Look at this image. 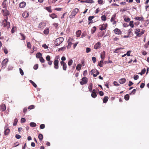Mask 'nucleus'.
<instances>
[{
    "mask_svg": "<svg viewBox=\"0 0 149 149\" xmlns=\"http://www.w3.org/2000/svg\"><path fill=\"white\" fill-rule=\"evenodd\" d=\"M15 29L16 27H15L13 26L11 30V32L12 33H13L15 32Z\"/></svg>",
    "mask_w": 149,
    "mask_h": 149,
    "instance_id": "obj_60",
    "label": "nucleus"
},
{
    "mask_svg": "<svg viewBox=\"0 0 149 149\" xmlns=\"http://www.w3.org/2000/svg\"><path fill=\"white\" fill-rule=\"evenodd\" d=\"M38 67V64H36L33 67V68L34 69L36 70H37Z\"/></svg>",
    "mask_w": 149,
    "mask_h": 149,
    "instance_id": "obj_58",
    "label": "nucleus"
},
{
    "mask_svg": "<svg viewBox=\"0 0 149 149\" xmlns=\"http://www.w3.org/2000/svg\"><path fill=\"white\" fill-rule=\"evenodd\" d=\"M101 43L100 42H98L95 43L94 45V48L96 49H99L101 47Z\"/></svg>",
    "mask_w": 149,
    "mask_h": 149,
    "instance_id": "obj_8",
    "label": "nucleus"
},
{
    "mask_svg": "<svg viewBox=\"0 0 149 149\" xmlns=\"http://www.w3.org/2000/svg\"><path fill=\"white\" fill-rule=\"evenodd\" d=\"M116 14H115L112 15L110 20V21L111 22H112L113 21L115 20V19H116Z\"/></svg>",
    "mask_w": 149,
    "mask_h": 149,
    "instance_id": "obj_23",
    "label": "nucleus"
},
{
    "mask_svg": "<svg viewBox=\"0 0 149 149\" xmlns=\"http://www.w3.org/2000/svg\"><path fill=\"white\" fill-rule=\"evenodd\" d=\"M32 84L33 86L35 88H36L37 86L36 84L33 81L31 80L29 81Z\"/></svg>",
    "mask_w": 149,
    "mask_h": 149,
    "instance_id": "obj_35",
    "label": "nucleus"
},
{
    "mask_svg": "<svg viewBox=\"0 0 149 149\" xmlns=\"http://www.w3.org/2000/svg\"><path fill=\"white\" fill-rule=\"evenodd\" d=\"M17 122H18V120H17V118H15L14 119V123H13V125L14 126L16 125H17Z\"/></svg>",
    "mask_w": 149,
    "mask_h": 149,
    "instance_id": "obj_38",
    "label": "nucleus"
},
{
    "mask_svg": "<svg viewBox=\"0 0 149 149\" xmlns=\"http://www.w3.org/2000/svg\"><path fill=\"white\" fill-rule=\"evenodd\" d=\"M96 30V28L95 26H93L91 29V33L93 34L95 33Z\"/></svg>",
    "mask_w": 149,
    "mask_h": 149,
    "instance_id": "obj_29",
    "label": "nucleus"
},
{
    "mask_svg": "<svg viewBox=\"0 0 149 149\" xmlns=\"http://www.w3.org/2000/svg\"><path fill=\"white\" fill-rule=\"evenodd\" d=\"M102 20L103 21H105L106 20V17L104 15H103L101 17Z\"/></svg>",
    "mask_w": 149,
    "mask_h": 149,
    "instance_id": "obj_43",
    "label": "nucleus"
},
{
    "mask_svg": "<svg viewBox=\"0 0 149 149\" xmlns=\"http://www.w3.org/2000/svg\"><path fill=\"white\" fill-rule=\"evenodd\" d=\"M133 23H134V22H133V21H131L130 22L129 25L132 28H133L134 26Z\"/></svg>",
    "mask_w": 149,
    "mask_h": 149,
    "instance_id": "obj_40",
    "label": "nucleus"
},
{
    "mask_svg": "<svg viewBox=\"0 0 149 149\" xmlns=\"http://www.w3.org/2000/svg\"><path fill=\"white\" fill-rule=\"evenodd\" d=\"M10 132V130L8 128H7L4 131V134L5 135H8Z\"/></svg>",
    "mask_w": 149,
    "mask_h": 149,
    "instance_id": "obj_19",
    "label": "nucleus"
},
{
    "mask_svg": "<svg viewBox=\"0 0 149 149\" xmlns=\"http://www.w3.org/2000/svg\"><path fill=\"white\" fill-rule=\"evenodd\" d=\"M135 19L136 20L142 21H143V18L142 17H137L135 18Z\"/></svg>",
    "mask_w": 149,
    "mask_h": 149,
    "instance_id": "obj_18",
    "label": "nucleus"
},
{
    "mask_svg": "<svg viewBox=\"0 0 149 149\" xmlns=\"http://www.w3.org/2000/svg\"><path fill=\"white\" fill-rule=\"evenodd\" d=\"M92 60L93 61V62L94 63H95L96 62V58L95 57H93L92 58Z\"/></svg>",
    "mask_w": 149,
    "mask_h": 149,
    "instance_id": "obj_56",
    "label": "nucleus"
},
{
    "mask_svg": "<svg viewBox=\"0 0 149 149\" xmlns=\"http://www.w3.org/2000/svg\"><path fill=\"white\" fill-rule=\"evenodd\" d=\"M124 98L126 100H128L129 99V95L128 94L126 95L124 97Z\"/></svg>",
    "mask_w": 149,
    "mask_h": 149,
    "instance_id": "obj_39",
    "label": "nucleus"
},
{
    "mask_svg": "<svg viewBox=\"0 0 149 149\" xmlns=\"http://www.w3.org/2000/svg\"><path fill=\"white\" fill-rule=\"evenodd\" d=\"M20 35L22 37V40H24L26 38V37L22 33H20Z\"/></svg>",
    "mask_w": 149,
    "mask_h": 149,
    "instance_id": "obj_45",
    "label": "nucleus"
},
{
    "mask_svg": "<svg viewBox=\"0 0 149 149\" xmlns=\"http://www.w3.org/2000/svg\"><path fill=\"white\" fill-rule=\"evenodd\" d=\"M81 34V31L80 30H79L76 32V34L77 37H79L80 36Z\"/></svg>",
    "mask_w": 149,
    "mask_h": 149,
    "instance_id": "obj_27",
    "label": "nucleus"
},
{
    "mask_svg": "<svg viewBox=\"0 0 149 149\" xmlns=\"http://www.w3.org/2000/svg\"><path fill=\"white\" fill-rule=\"evenodd\" d=\"M92 97L95 98L97 97V94L96 93H92L91 94Z\"/></svg>",
    "mask_w": 149,
    "mask_h": 149,
    "instance_id": "obj_37",
    "label": "nucleus"
},
{
    "mask_svg": "<svg viewBox=\"0 0 149 149\" xmlns=\"http://www.w3.org/2000/svg\"><path fill=\"white\" fill-rule=\"evenodd\" d=\"M109 98L107 96H105L104 97L103 100V102L104 103H106L108 100Z\"/></svg>",
    "mask_w": 149,
    "mask_h": 149,
    "instance_id": "obj_32",
    "label": "nucleus"
},
{
    "mask_svg": "<svg viewBox=\"0 0 149 149\" xmlns=\"http://www.w3.org/2000/svg\"><path fill=\"white\" fill-rule=\"evenodd\" d=\"M97 70H96L93 69L91 71V74H93V73L96 72Z\"/></svg>",
    "mask_w": 149,
    "mask_h": 149,
    "instance_id": "obj_55",
    "label": "nucleus"
},
{
    "mask_svg": "<svg viewBox=\"0 0 149 149\" xmlns=\"http://www.w3.org/2000/svg\"><path fill=\"white\" fill-rule=\"evenodd\" d=\"M15 137L17 139H20L21 137L20 135L17 134H16Z\"/></svg>",
    "mask_w": 149,
    "mask_h": 149,
    "instance_id": "obj_59",
    "label": "nucleus"
},
{
    "mask_svg": "<svg viewBox=\"0 0 149 149\" xmlns=\"http://www.w3.org/2000/svg\"><path fill=\"white\" fill-rule=\"evenodd\" d=\"M39 59V60L42 63H44L45 62V60L42 57L41 58H40Z\"/></svg>",
    "mask_w": 149,
    "mask_h": 149,
    "instance_id": "obj_44",
    "label": "nucleus"
},
{
    "mask_svg": "<svg viewBox=\"0 0 149 149\" xmlns=\"http://www.w3.org/2000/svg\"><path fill=\"white\" fill-rule=\"evenodd\" d=\"M34 105H31L28 107V109H34Z\"/></svg>",
    "mask_w": 149,
    "mask_h": 149,
    "instance_id": "obj_51",
    "label": "nucleus"
},
{
    "mask_svg": "<svg viewBox=\"0 0 149 149\" xmlns=\"http://www.w3.org/2000/svg\"><path fill=\"white\" fill-rule=\"evenodd\" d=\"M126 81V79L124 78H122L119 80V83L121 84H123Z\"/></svg>",
    "mask_w": 149,
    "mask_h": 149,
    "instance_id": "obj_17",
    "label": "nucleus"
},
{
    "mask_svg": "<svg viewBox=\"0 0 149 149\" xmlns=\"http://www.w3.org/2000/svg\"><path fill=\"white\" fill-rule=\"evenodd\" d=\"M46 59L47 61L50 60V57L49 55H47L46 57Z\"/></svg>",
    "mask_w": 149,
    "mask_h": 149,
    "instance_id": "obj_64",
    "label": "nucleus"
},
{
    "mask_svg": "<svg viewBox=\"0 0 149 149\" xmlns=\"http://www.w3.org/2000/svg\"><path fill=\"white\" fill-rule=\"evenodd\" d=\"M114 31L115 34L118 35H120L122 34L121 31L120 30V29H118V28H116L114 30Z\"/></svg>",
    "mask_w": 149,
    "mask_h": 149,
    "instance_id": "obj_11",
    "label": "nucleus"
},
{
    "mask_svg": "<svg viewBox=\"0 0 149 149\" xmlns=\"http://www.w3.org/2000/svg\"><path fill=\"white\" fill-rule=\"evenodd\" d=\"M19 70L20 73L21 74L22 76L23 75L24 73V72H23V70L21 68H20Z\"/></svg>",
    "mask_w": 149,
    "mask_h": 149,
    "instance_id": "obj_53",
    "label": "nucleus"
},
{
    "mask_svg": "<svg viewBox=\"0 0 149 149\" xmlns=\"http://www.w3.org/2000/svg\"><path fill=\"white\" fill-rule=\"evenodd\" d=\"M136 89H134L133 90V91H132V92L130 93V95H131L132 94L134 95V94L136 92Z\"/></svg>",
    "mask_w": 149,
    "mask_h": 149,
    "instance_id": "obj_47",
    "label": "nucleus"
},
{
    "mask_svg": "<svg viewBox=\"0 0 149 149\" xmlns=\"http://www.w3.org/2000/svg\"><path fill=\"white\" fill-rule=\"evenodd\" d=\"M49 28H46L45 29L44 31V33L46 35H47L49 33Z\"/></svg>",
    "mask_w": 149,
    "mask_h": 149,
    "instance_id": "obj_20",
    "label": "nucleus"
},
{
    "mask_svg": "<svg viewBox=\"0 0 149 149\" xmlns=\"http://www.w3.org/2000/svg\"><path fill=\"white\" fill-rule=\"evenodd\" d=\"M30 126L32 127H34L36 126V124L34 122H31L30 123Z\"/></svg>",
    "mask_w": 149,
    "mask_h": 149,
    "instance_id": "obj_33",
    "label": "nucleus"
},
{
    "mask_svg": "<svg viewBox=\"0 0 149 149\" xmlns=\"http://www.w3.org/2000/svg\"><path fill=\"white\" fill-rule=\"evenodd\" d=\"M27 46L29 49H31V45L30 42H28L27 43Z\"/></svg>",
    "mask_w": 149,
    "mask_h": 149,
    "instance_id": "obj_36",
    "label": "nucleus"
},
{
    "mask_svg": "<svg viewBox=\"0 0 149 149\" xmlns=\"http://www.w3.org/2000/svg\"><path fill=\"white\" fill-rule=\"evenodd\" d=\"M139 77V76L138 75L135 74V75H134V79L135 80H137L138 79V78Z\"/></svg>",
    "mask_w": 149,
    "mask_h": 149,
    "instance_id": "obj_61",
    "label": "nucleus"
},
{
    "mask_svg": "<svg viewBox=\"0 0 149 149\" xmlns=\"http://www.w3.org/2000/svg\"><path fill=\"white\" fill-rule=\"evenodd\" d=\"M75 10H74L72 12L71 14L69 16V17L70 18H72L74 17L77 12L78 11V10H77V11Z\"/></svg>",
    "mask_w": 149,
    "mask_h": 149,
    "instance_id": "obj_9",
    "label": "nucleus"
},
{
    "mask_svg": "<svg viewBox=\"0 0 149 149\" xmlns=\"http://www.w3.org/2000/svg\"><path fill=\"white\" fill-rule=\"evenodd\" d=\"M38 137L40 141H41L43 139V136L42 134H40L38 135Z\"/></svg>",
    "mask_w": 149,
    "mask_h": 149,
    "instance_id": "obj_25",
    "label": "nucleus"
},
{
    "mask_svg": "<svg viewBox=\"0 0 149 149\" xmlns=\"http://www.w3.org/2000/svg\"><path fill=\"white\" fill-rule=\"evenodd\" d=\"M81 64H79L77 65L76 69L77 70H81Z\"/></svg>",
    "mask_w": 149,
    "mask_h": 149,
    "instance_id": "obj_24",
    "label": "nucleus"
},
{
    "mask_svg": "<svg viewBox=\"0 0 149 149\" xmlns=\"http://www.w3.org/2000/svg\"><path fill=\"white\" fill-rule=\"evenodd\" d=\"M124 49L123 48H117L114 51V52L115 53H118L119 52V50Z\"/></svg>",
    "mask_w": 149,
    "mask_h": 149,
    "instance_id": "obj_21",
    "label": "nucleus"
},
{
    "mask_svg": "<svg viewBox=\"0 0 149 149\" xmlns=\"http://www.w3.org/2000/svg\"><path fill=\"white\" fill-rule=\"evenodd\" d=\"M96 73L95 74H93V76L94 77H97V76L99 74V72L97 70L96 71Z\"/></svg>",
    "mask_w": 149,
    "mask_h": 149,
    "instance_id": "obj_57",
    "label": "nucleus"
},
{
    "mask_svg": "<svg viewBox=\"0 0 149 149\" xmlns=\"http://www.w3.org/2000/svg\"><path fill=\"white\" fill-rule=\"evenodd\" d=\"M8 62V60L7 58H5L1 62L2 67L1 68L2 69H4L6 66L7 63Z\"/></svg>",
    "mask_w": 149,
    "mask_h": 149,
    "instance_id": "obj_5",
    "label": "nucleus"
},
{
    "mask_svg": "<svg viewBox=\"0 0 149 149\" xmlns=\"http://www.w3.org/2000/svg\"><path fill=\"white\" fill-rule=\"evenodd\" d=\"M124 20L127 22H128L130 21V19L129 17H126L124 19Z\"/></svg>",
    "mask_w": 149,
    "mask_h": 149,
    "instance_id": "obj_46",
    "label": "nucleus"
},
{
    "mask_svg": "<svg viewBox=\"0 0 149 149\" xmlns=\"http://www.w3.org/2000/svg\"><path fill=\"white\" fill-rule=\"evenodd\" d=\"M95 17L94 16H89L88 18V21H91L92 19H93Z\"/></svg>",
    "mask_w": 149,
    "mask_h": 149,
    "instance_id": "obj_49",
    "label": "nucleus"
},
{
    "mask_svg": "<svg viewBox=\"0 0 149 149\" xmlns=\"http://www.w3.org/2000/svg\"><path fill=\"white\" fill-rule=\"evenodd\" d=\"M93 2V1L92 0H86L84 1H81V3H92Z\"/></svg>",
    "mask_w": 149,
    "mask_h": 149,
    "instance_id": "obj_28",
    "label": "nucleus"
},
{
    "mask_svg": "<svg viewBox=\"0 0 149 149\" xmlns=\"http://www.w3.org/2000/svg\"><path fill=\"white\" fill-rule=\"evenodd\" d=\"M59 58V56H56L54 62V68L56 69H58L59 68V61L58 60V59Z\"/></svg>",
    "mask_w": 149,
    "mask_h": 149,
    "instance_id": "obj_3",
    "label": "nucleus"
},
{
    "mask_svg": "<svg viewBox=\"0 0 149 149\" xmlns=\"http://www.w3.org/2000/svg\"><path fill=\"white\" fill-rule=\"evenodd\" d=\"M101 27H100V29L101 31L105 30L107 28V24H103L101 25Z\"/></svg>",
    "mask_w": 149,
    "mask_h": 149,
    "instance_id": "obj_13",
    "label": "nucleus"
},
{
    "mask_svg": "<svg viewBox=\"0 0 149 149\" xmlns=\"http://www.w3.org/2000/svg\"><path fill=\"white\" fill-rule=\"evenodd\" d=\"M65 48H66V47H62L59 48V49H58V51L59 52L61 51H63L65 49Z\"/></svg>",
    "mask_w": 149,
    "mask_h": 149,
    "instance_id": "obj_50",
    "label": "nucleus"
},
{
    "mask_svg": "<svg viewBox=\"0 0 149 149\" xmlns=\"http://www.w3.org/2000/svg\"><path fill=\"white\" fill-rule=\"evenodd\" d=\"M61 65L63 66V69L65 71L67 69V65L66 63L64 61H61L60 62Z\"/></svg>",
    "mask_w": 149,
    "mask_h": 149,
    "instance_id": "obj_12",
    "label": "nucleus"
},
{
    "mask_svg": "<svg viewBox=\"0 0 149 149\" xmlns=\"http://www.w3.org/2000/svg\"><path fill=\"white\" fill-rule=\"evenodd\" d=\"M42 47H43L45 49H47L48 48V47L46 45V44H43L42 45Z\"/></svg>",
    "mask_w": 149,
    "mask_h": 149,
    "instance_id": "obj_63",
    "label": "nucleus"
},
{
    "mask_svg": "<svg viewBox=\"0 0 149 149\" xmlns=\"http://www.w3.org/2000/svg\"><path fill=\"white\" fill-rule=\"evenodd\" d=\"M1 12L2 14L4 16L9 15L10 14V13L8 10H1Z\"/></svg>",
    "mask_w": 149,
    "mask_h": 149,
    "instance_id": "obj_10",
    "label": "nucleus"
},
{
    "mask_svg": "<svg viewBox=\"0 0 149 149\" xmlns=\"http://www.w3.org/2000/svg\"><path fill=\"white\" fill-rule=\"evenodd\" d=\"M81 80V81H80V83L81 85L86 84L88 81V79L86 77H83Z\"/></svg>",
    "mask_w": 149,
    "mask_h": 149,
    "instance_id": "obj_7",
    "label": "nucleus"
},
{
    "mask_svg": "<svg viewBox=\"0 0 149 149\" xmlns=\"http://www.w3.org/2000/svg\"><path fill=\"white\" fill-rule=\"evenodd\" d=\"M26 4V3L24 1H23L20 3L19 6L21 8H23L25 6Z\"/></svg>",
    "mask_w": 149,
    "mask_h": 149,
    "instance_id": "obj_16",
    "label": "nucleus"
},
{
    "mask_svg": "<svg viewBox=\"0 0 149 149\" xmlns=\"http://www.w3.org/2000/svg\"><path fill=\"white\" fill-rule=\"evenodd\" d=\"M49 16L53 19L56 17V15L54 13L49 14Z\"/></svg>",
    "mask_w": 149,
    "mask_h": 149,
    "instance_id": "obj_26",
    "label": "nucleus"
},
{
    "mask_svg": "<svg viewBox=\"0 0 149 149\" xmlns=\"http://www.w3.org/2000/svg\"><path fill=\"white\" fill-rule=\"evenodd\" d=\"M26 121V119L24 118H22L21 120V122L22 123H24Z\"/></svg>",
    "mask_w": 149,
    "mask_h": 149,
    "instance_id": "obj_62",
    "label": "nucleus"
},
{
    "mask_svg": "<svg viewBox=\"0 0 149 149\" xmlns=\"http://www.w3.org/2000/svg\"><path fill=\"white\" fill-rule=\"evenodd\" d=\"M6 109V107L5 104H3L1 105V110L2 111H4Z\"/></svg>",
    "mask_w": 149,
    "mask_h": 149,
    "instance_id": "obj_15",
    "label": "nucleus"
},
{
    "mask_svg": "<svg viewBox=\"0 0 149 149\" xmlns=\"http://www.w3.org/2000/svg\"><path fill=\"white\" fill-rule=\"evenodd\" d=\"M64 38L62 37H60L56 39L54 42V44L56 46L59 45L63 41Z\"/></svg>",
    "mask_w": 149,
    "mask_h": 149,
    "instance_id": "obj_2",
    "label": "nucleus"
},
{
    "mask_svg": "<svg viewBox=\"0 0 149 149\" xmlns=\"http://www.w3.org/2000/svg\"><path fill=\"white\" fill-rule=\"evenodd\" d=\"M91 50V48L88 47L86 48V53H88L90 52Z\"/></svg>",
    "mask_w": 149,
    "mask_h": 149,
    "instance_id": "obj_48",
    "label": "nucleus"
},
{
    "mask_svg": "<svg viewBox=\"0 0 149 149\" xmlns=\"http://www.w3.org/2000/svg\"><path fill=\"white\" fill-rule=\"evenodd\" d=\"M42 54L40 52H38L37 53L36 55V56L37 58H40L42 57Z\"/></svg>",
    "mask_w": 149,
    "mask_h": 149,
    "instance_id": "obj_22",
    "label": "nucleus"
},
{
    "mask_svg": "<svg viewBox=\"0 0 149 149\" xmlns=\"http://www.w3.org/2000/svg\"><path fill=\"white\" fill-rule=\"evenodd\" d=\"M45 125L44 124H42L40 125V127L41 129H43L45 127Z\"/></svg>",
    "mask_w": 149,
    "mask_h": 149,
    "instance_id": "obj_52",
    "label": "nucleus"
},
{
    "mask_svg": "<svg viewBox=\"0 0 149 149\" xmlns=\"http://www.w3.org/2000/svg\"><path fill=\"white\" fill-rule=\"evenodd\" d=\"M45 26V22H42L39 24L38 28L40 30H42Z\"/></svg>",
    "mask_w": 149,
    "mask_h": 149,
    "instance_id": "obj_6",
    "label": "nucleus"
},
{
    "mask_svg": "<svg viewBox=\"0 0 149 149\" xmlns=\"http://www.w3.org/2000/svg\"><path fill=\"white\" fill-rule=\"evenodd\" d=\"M73 61L72 59L70 60L68 62V64L69 66L71 65Z\"/></svg>",
    "mask_w": 149,
    "mask_h": 149,
    "instance_id": "obj_42",
    "label": "nucleus"
},
{
    "mask_svg": "<svg viewBox=\"0 0 149 149\" xmlns=\"http://www.w3.org/2000/svg\"><path fill=\"white\" fill-rule=\"evenodd\" d=\"M68 42V45L67 46L68 49H69L71 47L72 43L70 42Z\"/></svg>",
    "mask_w": 149,
    "mask_h": 149,
    "instance_id": "obj_41",
    "label": "nucleus"
},
{
    "mask_svg": "<svg viewBox=\"0 0 149 149\" xmlns=\"http://www.w3.org/2000/svg\"><path fill=\"white\" fill-rule=\"evenodd\" d=\"M103 60H101L100 61V62H99L98 63V65L100 67H102L103 65Z\"/></svg>",
    "mask_w": 149,
    "mask_h": 149,
    "instance_id": "obj_34",
    "label": "nucleus"
},
{
    "mask_svg": "<svg viewBox=\"0 0 149 149\" xmlns=\"http://www.w3.org/2000/svg\"><path fill=\"white\" fill-rule=\"evenodd\" d=\"M8 17H7L6 19H4L2 22V25L3 27L6 28L7 29H8L10 27V23L9 22H8Z\"/></svg>",
    "mask_w": 149,
    "mask_h": 149,
    "instance_id": "obj_1",
    "label": "nucleus"
},
{
    "mask_svg": "<svg viewBox=\"0 0 149 149\" xmlns=\"http://www.w3.org/2000/svg\"><path fill=\"white\" fill-rule=\"evenodd\" d=\"M134 33L137 36L139 37L141 36L144 33V31H142L140 32V29H139L137 28L135 29Z\"/></svg>",
    "mask_w": 149,
    "mask_h": 149,
    "instance_id": "obj_4",
    "label": "nucleus"
},
{
    "mask_svg": "<svg viewBox=\"0 0 149 149\" xmlns=\"http://www.w3.org/2000/svg\"><path fill=\"white\" fill-rule=\"evenodd\" d=\"M29 15V13L27 11L24 12L22 14V16L24 18H27Z\"/></svg>",
    "mask_w": 149,
    "mask_h": 149,
    "instance_id": "obj_14",
    "label": "nucleus"
},
{
    "mask_svg": "<svg viewBox=\"0 0 149 149\" xmlns=\"http://www.w3.org/2000/svg\"><path fill=\"white\" fill-rule=\"evenodd\" d=\"M88 88L89 89V91L90 92H92V83H90L89 84V86L88 87Z\"/></svg>",
    "mask_w": 149,
    "mask_h": 149,
    "instance_id": "obj_31",
    "label": "nucleus"
},
{
    "mask_svg": "<svg viewBox=\"0 0 149 149\" xmlns=\"http://www.w3.org/2000/svg\"><path fill=\"white\" fill-rule=\"evenodd\" d=\"M105 51H103L102 54H101L100 57L102 59H103L105 56Z\"/></svg>",
    "mask_w": 149,
    "mask_h": 149,
    "instance_id": "obj_30",
    "label": "nucleus"
},
{
    "mask_svg": "<svg viewBox=\"0 0 149 149\" xmlns=\"http://www.w3.org/2000/svg\"><path fill=\"white\" fill-rule=\"evenodd\" d=\"M3 51L6 54H7L8 53V50L6 47L4 48Z\"/></svg>",
    "mask_w": 149,
    "mask_h": 149,
    "instance_id": "obj_54",
    "label": "nucleus"
}]
</instances>
